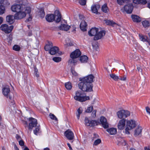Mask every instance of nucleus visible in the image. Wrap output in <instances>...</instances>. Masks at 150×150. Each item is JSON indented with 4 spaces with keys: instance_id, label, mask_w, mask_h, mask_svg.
<instances>
[{
    "instance_id": "obj_21",
    "label": "nucleus",
    "mask_w": 150,
    "mask_h": 150,
    "mask_svg": "<svg viewBox=\"0 0 150 150\" xmlns=\"http://www.w3.org/2000/svg\"><path fill=\"white\" fill-rule=\"evenodd\" d=\"M98 32V29L96 27L92 28L91 30L88 31V34L90 36L95 35Z\"/></svg>"
},
{
    "instance_id": "obj_8",
    "label": "nucleus",
    "mask_w": 150,
    "mask_h": 150,
    "mask_svg": "<svg viewBox=\"0 0 150 150\" xmlns=\"http://www.w3.org/2000/svg\"><path fill=\"white\" fill-rule=\"evenodd\" d=\"M86 125L88 126H94L97 125V122L95 120H89L88 118L86 117L84 120Z\"/></svg>"
},
{
    "instance_id": "obj_23",
    "label": "nucleus",
    "mask_w": 150,
    "mask_h": 150,
    "mask_svg": "<svg viewBox=\"0 0 150 150\" xmlns=\"http://www.w3.org/2000/svg\"><path fill=\"white\" fill-rule=\"evenodd\" d=\"M87 25L86 23L84 21H82L80 24V27L81 30L83 31H86L87 28Z\"/></svg>"
},
{
    "instance_id": "obj_50",
    "label": "nucleus",
    "mask_w": 150,
    "mask_h": 150,
    "mask_svg": "<svg viewBox=\"0 0 150 150\" xmlns=\"http://www.w3.org/2000/svg\"><path fill=\"white\" fill-rule=\"evenodd\" d=\"M50 116L51 119L55 120L57 121V119L54 114L50 113Z\"/></svg>"
},
{
    "instance_id": "obj_44",
    "label": "nucleus",
    "mask_w": 150,
    "mask_h": 150,
    "mask_svg": "<svg viewBox=\"0 0 150 150\" xmlns=\"http://www.w3.org/2000/svg\"><path fill=\"white\" fill-rule=\"evenodd\" d=\"M71 58V59H69L68 61V63L69 64L75 63L77 62L76 60L75 59V58Z\"/></svg>"
},
{
    "instance_id": "obj_20",
    "label": "nucleus",
    "mask_w": 150,
    "mask_h": 150,
    "mask_svg": "<svg viewBox=\"0 0 150 150\" xmlns=\"http://www.w3.org/2000/svg\"><path fill=\"white\" fill-rule=\"evenodd\" d=\"M100 8V5L98 4H94L91 6V10L92 12L97 14L98 13V9Z\"/></svg>"
},
{
    "instance_id": "obj_56",
    "label": "nucleus",
    "mask_w": 150,
    "mask_h": 150,
    "mask_svg": "<svg viewBox=\"0 0 150 150\" xmlns=\"http://www.w3.org/2000/svg\"><path fill=\"white\" fill-rule=\"evenodd\" d=\"M106 24L108 25H112L114 24H115V23H114L112 21L108 20L106 21Z\"/></svg>"
},
{
    "instance_id": "obj_48",
    "label": "nucleus",
    "mask_w": 150,
    "mask_h": 150,
    "mask_svg": "<svg viewBox=\"0 0 150 150\" xmlns=\"http://www.w3.org/2000/svg\"><path fill=\"white\" fill-rule=\"evenodd\" d=\"M71 72L73 75L74 76H77L78 75V74L77 73V72L75 71L74 69L73 68H71Z\"/></svg>"
},
{
    "instance_id": "obj_49",
    "label": "nucleus",
    "mask_w": 150,
    "mask_h": 150,
    "mask_svg": "<svg viewBox=\"0 0 150 150\" xmlns=\"http://www.w3.org/2000/svg\"><path fill=\"white\" fill-rule=\"evenodd\" d=\"M86 0H79V4L82 6H84L86 4Z\"/></svg>"
},
{
    "instance_id": "obj_34",
    "label": "nucleus",
    "mask_w": 150,
    "mask_h": 150,
    "mask_svg": "<svg viewBox=\"0 0 150 150\" xmlns=\"http://www.w3.org/2000/svg\"><path fill=\"white\" fill-rule=\"evenodd\" d=\"M38 14L41 18H44L45 14L44 9L42 8L40 9L38 13Z\"/></svg>"
},
{
    "instance_id": "obj_22",
    "label": "nucleus",
    "mask_w": 150,
    "mask_h": 150,
    "mask_svg": "<svg viewBox=\"0 0 150 150\" xmlns=\"http://www.w3.org/2000/svg\"><path fill=\"white\" fill-rule=\"evenodd\" d=\"M59 50V48L56 46H54L51 48L49 53L51 55H54L58 52Z\"/></svg>"
},
{
    "instance_id": "obj_29",
    "label": "nucleus",
    "mask_w": 150,
    "mask_h": 150,
    "mask_svg": "<svg viewBox=\"0 0 150 150\" xmlns=\"http://www.w3.org/2000/svg\"><path fill=\"white\" fill-rule=\"evenodd\" d=\"M106 130L107 132L111 135L115 134L117 132V129L115 128H108Z\"/></svg>"
},
{
    "instance_id": "obj_40",
    "label": "nucleus",
    "mask_w": 150,
    "mask_h": 150,
    "mask_svg": "<svg viewBox=\"0 0 150 150\" xmlns=\"http://www.w3.org/2000/svg\"><path fill=\"white\" fill-rule=\"evenodd\" d=\"M52 60L54 62H59L62 60V58L59 57H54L52 58Z\"/></svg>"
},
{
    "instance_id": "obj_3",
    "label": "nucleus",
    "mask_w": 150,
    "mask_h": 150,
    "mask_svg": "<svg viewBox=\"0 0 150 150\" xmlns=\"http://www.w3.org/2000/svg\"><path fill=\"white\" fill-rule=\"evenodd\" d=\"M25 7V5L21 3L20 2L18 4H14L11 7V11L14 12H17L20 11H23Z\"/></svg>"
},
{
    "instance_id": "obj_43",
    "label": "nucleus",
    "mask_w": 150,
    "mask_h": 150,
    "mask_svg": "<svg viewBox=\"0 0 150 150\" xmlns=\"http://www.w3.org/2000/svg\"><path fill=\"white\" fill-rule=\"evenodd\" d=\"M13 49L14 50L18 51L20 50L21 47L19 45H15L13 46Z\"/></svg>"
},
{
    "instance_id": "obj_51",
    "label": "nucleus",
    "mask_w": 150,
    "mask_h": 150,
    "mask_svg": "<svg viewBox=\"0 0 150 150\" xmlns=\"http://www.w3.org/2000/svg\"><path fill=\"white\" fill-rule=\"evenodd\" d=\"M34 74L35 76L37 77H38L39 76V74L38 71V69L36 67L34 68Z\"/></svg>"
},
{
    "instance_id": "obj_30",
    "label": "nucleus",
    "mask_w": 150,
    "mask_h": 150,
    "mask_svg": "<svg viewBox=\"0 0 150 150\" xmlns=\"http://www.w3.org/2000/svg\"><path fill=\"white\" fill-rule=\"evenodd\" d=\"M133 3L136 4H145L147 2L146 0H133Z\"/></svg>"
},
{
    "instance_id": "obj_28",
    "label": "nucleus",
    "mask_w": 150,
    "mask_h": 150,
    "mask_svg": "<svg viewBox=\"0 0 150 150\" xmlns=\"http://www.w3.org/2000/svg\"><path fill=\"white\" fill-rule=\"evenodd\" d=\"M0 4L1 6H4L5 8L8 6L10 5V3L7 0H1Z\"/></svg>"
},
{
    "instance_id": "obj_36",
    "label": "nucleus",
    "mask_w": 150,
    "mask_h": 150,
    "mask_svg": "<svg viewBox=\"0 0 150 150\" xmlns=\"http://www.w3.org/2000/svg\"><path fill=\"white\" fill-rule=\"evenodd\" d=\"M83 110L81 108H79L77 110L76 113L77 117L78 119H79L80 114L82 112Z\"/></svg>"
},
{
    "instance_id": "obj_31",
    "label": "nucleus",
    "mask_w": 150,
    "mask_h": 150,
    "mask_svg": "<svg viewBox=\"0 0 150 150\" xmlns=\"http://www.w3.org/2000/svg\"><path fill=\"white\" fill-rule=\"evenodd\" d=\"M125 110H122L118 111L117 112V115L119 118L121 119L124 117V114L125 113Z\"/></svg>"
},
{
    "instance_id": "obj_6",
    "label": "nucleus",
    "mask_w": 150,
    "mask_h": 150,
    "mask_svg": "<svg viewBox=\"0 0 150 150\" xmlns=\"http://www.w3.org/2000/svg\"><path fill=\"white\" fill-rule=\"evenodd\" d=\"M0 29L4 31L6 33H9L11 32L13 28V26L11 25L8 26L6 24H3L0 27Z\"/></svg>"
},
{
    "instance_id": "obj_35",
    "label": "nucleus",
    "mask_w": 150,
    "mask_h": 150,
    "mask_svg": "<svg viewBox=\"0 0 150 150\" xmlns=\"http://www.w3.org/2000/svg\"><path fill=\"white\" fill-rule=\"evenodd\" d=\"M101 10L103 12L105 13H108L109 11V9L107 7V5L106 4H104L102 6Z\"/></svg>"
},
{
    "instance_id": "obj_13",
    "label": "nucleus",
    "mask_w": 150,
    "mask_h": 150,
    "mask_svg": "<svg viewBox=\"0 0 150 150\" xmlns=\"http://www.w3.org/2000/svg\"><path fill=\"white\" fill-rule=\"evenodd\" d=\"M66 137L69 140H71L74 139V133L70 129H68L64 132Z\"/></svg>"
},
{
    "instance_id": "obj_17",
    "label": "nucleus",
    "mask_w": 150,
    "mask_h": 150,
    "mask_svg": "<svg viewBox=\"0 0 150 150\" xmlns=\"http://www.w3.org/2000/svg\"><path fill=\"white\" fill-rule=\"evenodd\" d=\"M54 16L55 17L54 20L57 23L61 21V15L59 10H56L55 11Z\"/></svg>"
},
{
    "instance_id": "obj_4",
    "label": "nucleus",
    "mask_w": 150,
    "mask_h": 150,
    "mask_svg": "<svg viewBox=\"0 0 150 150\" xmlns=\"http://www.w3.org/2000/svg\"><path fill=\"white\" fill-rule=\"evenodd\" d=\"M136 126L135 122L134 120H132L127 122L126 127L125 129V132L127 134H130L129 130L134 128Z\"/></svg>"
},
{
    "instance_id": "obj_42",
    "label": "nucleus",
    "mask_w": 150,
    "mask_h": 150,
    "mask_svg": "<svg viewBox=\"0 0 150 150\" xmlns=\"http://www.w3.org/2000/svg\"><path fill=\"white\" fill-rule=\"evenodd\" d=\"M5 8L4 6L0 5V15H1L5 13Z\"/></svg>"
},
{
    "instance_id": "obj_61",
    "label": "nucleus",
    "mask_w": 150,
    "mask_h": 150,
    "mask_svg": "<svg viewBox=\"0 0 150 150\" xmlns=\"http://www.w3.org/2000/svg\"><path fill=\"white\" fill-rule=\"evenodd\" d=\"M16 138L17 140H20L22 139L21 137L18 134H17L16 136Z\"/></svg>"
},
{
    "instance_id": "obj_54",
    "label": "nucleus",
    "mask_w": 150,
    "mask_h": 150,
    "mask_svg": "<svg viewBox=\"0 0 150 150\" xmlns=\"http://www.w3.org/2000/svg\"><path fill=\"white\" fill-rule=\"evenodd\" d=\"M117 3L120 5H123L124 3L123 0H117Z\"/></svg>"
},
{
    "instance_id": "obj_52",
    "label": "nucleus",
    "mask_w": 150,
    "mask_h": 150,
    "mask_svg": "<svg viewBox=\"0 0 150 150\" xmlns=\"http://www.w3.org/2000/svg\"><path fill=\"white\" fill-rule=\"evenodd\" d=\"M125 113L124 114V117H126L129 116L130 115V112L129 111L125 110Z\"/></svg>"
},
{
    "instance_id": "obj_46",
    "label": "nucleus",
    "mask_w": 150,
    "mask_h": 150,
    "mask_svg": "<svg viewBox=\"0 0 150 150\" xmlns=\"http://www.w3.org/2000/svg\"><path fill=\"white\" fill-rule=\"evenodd\" d=\"M118 144L119 145L122 144L123 145H125L126 144L125 141L123 139L121 140V141L118 140Z\"/></svg>"
},
{
    "instance_id": "obj_15",
    "label": "nucleus",
    "mask_w": 150,
    "mask_h": 150,
    "mask_svg": "<svg viewBox=\"0 0 150 150\" xmlns=\"http://www.w3.org/2000/svg\"><path fill=\"white\" fill-rule=\"evenodd\" d=\"M81 52L79 49H76L72 52L70 54L71 58H76L79 57L81 55Z\"/></svg>"
},
{
    "instance_id": "obj_1",
    "label": "nucleus",
    "mask_w": 150,
    "mask_h": 150,
    "mask_svg": "<svg viewBox=\"0 0 150 150\" xmlns=\"http://www.w3.org/2000/svg\"><path fill=\"white\" fill-rule=\"evenodd\" d=\"M81 82L78 84V87L82 91L85 92H91L92 91L93 86L89 83L83 82L81 80Z\"/></svg>"
},
{
    "instance_id": "obj_2",
    "label": "nucleus",
    "mask_w": 150,
    "mask_h": 150,
    "mask_svg": "<svg viewBox=\"0 0 150 150\" xmlns=\"http://www.w3.org/2000/svg\"><path fill=\"white\" fill-rule=\"evenodd\" d=\"M74 99L80 102L85 101L89 99V96H86L84 94L82 93L81 91H77L75 93V96H74Z\"/></svg>"
},
{
    "instance_id": "obj_64",
    "label": "nucleus",
    "mask_w": 150,
    "mask_h": 150,
    "mask_svg": "<svg viewBox=\"0 0 150 150\" xmlns=\"http://www.w3.org/2000/svg\"><path fill=\"white\" fill-rule=\"evenodd\" d=\"M137 69L139 72H140L141 73H142V69H141L140 67H137Z\"/></svg>"
},
{
    "instance_id": "obj_5",
    "label": "nucleus",
    "mask_w": 150,
    "mask_h": 150,
    "mask_svg": "<svg viewBox=\"0 0 150 150\" xmlns=\"http://www.w3.org/2000/svg\"><path fill=\"white\" fill-rule=\"evenodd\" d=\"M2 93L4 96L10 99H12L13 98V94L10 92L8 86L4 87L2 89Z\"/></svg>"
},
{
    "instance_id": "obj_62",
    "label": "nucleus",
    "mask_w": 150,
    "mask_h": 150,
    "mask_svg": "<svg viewBox=\"0 0 150 150\" xmlns=\"http://www.w3.org/2000/svg\"><path fill=\"white\" fill-rule=\"evenodd\" d=\"M32 19V17L30 15H29V17L26 20V22H28L31 21Z\"/></svg>"
},
{
    "instance_id": "obj_32",
    "label": "nucleus",
    "mask_w": 150,
    "mask_h": 150,
    "mask_svg": "<svg viewBox=\"0 0 150 150\" xmlns=\"http://www.w3.org/2000/svg\"><path fill=\"white\" fill-rule=\"evenodd\" d=\"M88 59V57L87 56L84 55L80 57V60L81 63H86L87 62Z\"/></svg>"
},
{
    "instance_id": "obj_7",
    "label": "nucleus",
    "mask_w": 150,
    "mask_h": 150,
    "mask_svg": "<svg viewBox=\"0 0 150 150\" xmlns=\"http://www.w3.org/2000/svg\"><path fill=\"white\" fill-rule=\"evenodd\" d=\"M29 121L30 122L28 126L29 129L32 130L33 127L37 126L38 124L37 120L35 118L32 117L29 118Z\"/></svg>"
},
{
    "instance_id": "obj_53",
    "label": "nucleus",
    "mask_w": 150,
    "mask_h": 150,
    "mask_svg": "<svg viewBox=\"0 0 150 150\" xmlns=\"http://www.w3.org/2000/svg\"><path fill=\"white\" fill-rule=\"evenodd\" d=\"M39 126H37V127L33 131L34 134L35 135H37V134L39 132Z\"/></svg>"
},
{
    "instance_id": "obj_38",
    "label": "nucleus",
    "mask_w": 150,
    "mask_h": 150,
    "mask_svg": "<svg viewBox=\"0 0 150 150\" xmlns=\"http://www.w3.org/2000/svg\"><path fill=\"white\" fill-rule=\"evenodd\" d=\"M25 11V13H26L30 14L31 11V8L30 7H26L25 5V7L23 9V11Z\"/></svg>"
},
{
    "instance_id": "obj_19",
    "label": "nucleus",
    "mask_w": 150,
    "mask_h": 150,
    "mask_svg": "<svg viewBox=\"0 0 150 150\" xmlns=\"http://www.w3.org/2000/svg\"><path fill=\"white\" fill-rule=\"evenodd\" d=\"M14 16L13 15H8L6 17V21L10 24L13 23L15 21Z\"/></svg>"
},
{
    "instance_id": "obj_24",
    "label": "nucleus",
    "mask_w": 150,
    "mask_h": 150,
    "mask_svg": "<svg viewBox=\"0 0 150 150\" xmlns=\"http://www.w3.org/2000/svg\"><path fill=\"white\" fill-rule=\"evenodd\" d=\"M132 20L134 22L139 23L141 21L140 17L136 15H132L131 16Z\"/></svg>"
},
{
    "instance_id": "obj_16",
    "label": "nucleus",
    "mask_w": 150,
    "mask_h": 150,
    "mask_svg": "<svg viewBox=\"0 0 150 150\" xmlns=\"http://www.w3.org/2000/svg\"><path fill=\"white\" fill-rule=\"evenodd\" d=\"M126 120L123 119L120 120L118 124L117 127L118 129L123 130L125 128V125Z\"/></svg>"
},
{
    "instance_id": "obj_57",
    "label": "nucleus",
    "mask_w": 150,
    "mask_h": 150,
    "mask_svg": "<svg viewBox=\"0 0 150 150\" xmlns=\"http://www.w3.org/2000/svg\"><path fill=\"white\" fill-rule=\"evenodd\" d=\"M126 76H121L120 77V78H119L120 80L121 81H125L126 79Z\"/></svg>"
},
{
    "instance_id": "obj_33",
    "label": "nucleus",
    "mask_w": 150,
    "mask_h": 150,
    "mask_svg": "<svg viewBox=\"0 0 150 150\" xmlns=\"http://www.w3.org/2000/svg\"><path fill=\"white\" fill-rule=\"evenodd\" d=\"M142 24L143 27L145 28H148L150 25V22L146 20H145L142 22Z\"/></svg>"
},
{
    "instance_id": "obj_18",
    "label": "nucleus",
    "mask_w": 150,
    "mask_h": 150,
    "mask_svg": "<svg viewBox=\"0 0 150 150\" xmlns=\"http://www.w3.org/2000/svg\"><path fill=\"white\" fill-rule=\"evenodd\" d=\"M54 15L52 14H49L45 17L46 20L48 22H52L55 20Z\"/></svg>"
},
{
    "instance_id": "obj_10",
    "label": "nucleus",
    "mask_w": 150,
    "mask_h": 150,
    "mask_svg": "<svg viewBox=\"0 0 150 150\" xmlns=\"http://www.w3.org/2000/svg\"><path fill=\"white\" fill-rule=\"evenodd\" d=\"M124 10L127 13H131L133 9V6L132 4L129 3L124 6Z\"/></svg>"
},
{
    "instance_id": "obj_45",
    "label": "nucleus",
    "mask_w": 150,
    "mask_h": 150,
    "mask_svg": "<svg viewBox=\"0 0 150 150\" xmlns=\"http://www.w3.org/2000/svg\"><path fill=\"white\" fill-rule=\"evenodd\" d=\"M93 109V106L88 107L86 110V112L87 113H90L92 111Z\"/></svg>"
},
{
    "instance_id": "obj_63",
    "label": "nucleus",
    "mask_w": 150,
    "mask_h": 150,
    "mask_svg": "<svg viewBox=\"0 0 150 150\" xmlns=\"http://www.w3.org/2000/svg\"><path fill=\"white\" fill-rule=\"evenodd\" d=\"M146 112L150 114V108L148 107H146Z\"/></svg>"
},
{
    "instance_id": "obj_27",
    "label": "nucleus",
    "mask_w": 150,
    "mask_h": 150,
    "mask_svg": "<svg viewBox=\"0 0 150 150\" xmlns=\"http://www.w3.org/2000/svg\"><path fill=\"white\" fill-rule=\"evenodd\" d=\"M53 46L52 42L50 41H47V43L46 45L44 47V49L46 51H50L51 48Z\"/></svg>"
},
{
    "instance_id": "obj_25",
    "label": "nucleus",
    "mask_w": 150,
    "mask_h": 150,
    "mask_svg": "<svg viewBox=\"0 0 150 150\" xmlns=\"http://www.w3.org/2000/svg\"><path fill=\"white\" fill-rule=\"evenodd\" d=\"M70 26L64 24H62L59 27V28L61 30L67 31L69 29Z\"/></svg>"
},
{
    "instance_id": "obj_39",
    "label": "nucleus",
    "mask_w": 150,
    "mask_h": 150,
    "mask_svg": "<svg viewBox=\"0 0 150 150\" xmlns=\"http://www.w3.org/2000/svg\"><path fill=\"white\" fill-rule=\"evenodd\" d=\"M65 87L66 89L68 90H70L72 88V85L71 83L67 82L65 83Z\"/></svg>"
},
{
    "instance_id": "obj_14",
    "label": "nucleus",
    "mask_w": 150,
    "mask_h": 150,
    "mask_svg": "<svg viewBox=\"0 0 150 150\" xmlns=\"http://www.w3.org/2000/svg\"><path fill=\"white\" fill-rule=\"evenodd\" d=\"M105 31L103 30L99 32H97V34L94 37V40H97L100 39L103 36L105 35Z\"/></svg>"
},
{
    "instance_id": "obj_12",
    "label": "nucleus",
    "mask_w": 150,
    "mask_h": 150,
    "mask_svg": "<svg viewBox=\"0 0 150 150\" xmlns=\"http://www.w3.org/2000/svg\"><path fill=\"white\" fill-rule=\"evenodd\" d=\"M100 122L102 127L105 129L109 127V124L106 119L104 116H101L100 118Z\"/></svg>"
},
{
    "instance_id": "obj_26",
    "label": "nucleus",
    "mask_w": 150,
    "mask_h": 150,
    "mask_svg": "<svg viewBox=\"0 0 150 150\" xmlns=\"http://www.w3.org/2000/svg\"><path fill=\"white\" fill-rule=\"evenodd\" d=\"M142 129L141 127H138L134 131V135L135 137L141 135Z\"/></svg>"
},
{
    "instance_id": "obj_41",
    "label": "nucleus",
    "mask_w": 150,
    "mask_h": 150,
    "mask_svg": "<svg viewBox=\"0 0 150 150\" xmlns=\"http://www.w3.org/2000/svg\"><path fill=\"white\" fill-rule=\"evenodd\" d=\"M139 39L140 40L143 42L147 41V37L145 36L141 35H139Z\"/></svg>"
},
{
    "instance_id": "obj_59",
    "label": "nucleus",
    "mask_w": 150,
    "mask_h": 150,
    "mask_svg": "<svg viewBox=\"0 0 150 150\" xmlns=\"http://www.w3.org/2000/svg\"><path fill=\"white\" fill-rule=\"evenodd\" d=\"M98 135L95 133L93 134V136L92 137V140H94L95 139H97L98 137Z\"/></svg>"
},
{
    "instance_id": "obj_37",
    "label": "nucleus",
    "mask_w": 150,
    "mask_h": 150,
    "mask_svg": "<svg viewBox=\"0 0 150 150\" xmlns=\"http://www.w3.org/2000/svg\"><path fill=\"white\" fill-rule=\"evenodd\" d=\"M110 75L111 78L115 81H117L119 79V77L114 74H111Z\"/></svg>"
},
{
    "instance_id": "obj_47",
    "label": "nucleus",
    "mask_w": 150,
    "mask_h": 150,
    "mask_svg": "<svg viewBox=\"0 0 150 150\" xmlns=\"http://www.w3.org/2000/svg\"><path fill=\"white\" fill-rule=\"evenodd\" d=\"M101 142V140L100 139H96L94 141L93 145H97Z\"/></svg>"
},
{
    "instance_id": "obj_11",
    "label": "nucleus",
    "mask_w": 150,
    "mask_h": 150,
    "mask_svg": "<svg viewBox=\"0 0 150 150\" xmlns=\"http://www.w3.org/2000/svg\"><path fill=\"white\" fill-rule=\"evenodd\" d=\"M94 78V77L93 75L90 74L82 78L81 80L83 82L89 83L91 84L93 81V80Z\"/></svg>"
},
{
    "instance_id": "obj_55",
    "label": "nucleus",
    "mask_w": 150,
    "mask_h": 150,
    "mask_svg": "<svg viewBox=\"0 0 150 150\" xmlns=\"http://www.w3.org/2000/svg\"><path fill=\"white\" fill-rule=\"evenodd\" d=\"M7 39L8 40V41L9 42H10V41H11L12 40V35L11 34L9 35L8 36Z\"/></svg>"
},
{
    "instance_id": "obj_60",
    "label": "nucleus",
    "mask_w": 150,
    "mask_h": 150,
    "mask_svg": "<svg viewBox=\"0 0 150 150\" xmlns=\"http://www.w3.org/2000/svg\"><path fill=\"white\" fill-rule=\"evenodd\" d=\"M96 110H94L92 112V116L93 117H95L96 116Z\"/></svg>"
},
{
    "instance_id": "obj_9",
    "label": "nucleus",
    "mask_w": 150,
    "mask_h": 150,
    "mask_svg": "<svg viewBox=\"0 0 150 150\" xmlns=\"http://www.w3.org/2000/svg\"><path fill=\"white\" fill-rule=\"evenodd\" d=\"M26 15L25 12L23 11H20L17 12L14 15V18L16 19H20L25 18Z\"/></svg>"
},
{
    "instance_id": "obj_58",
    "label": "nucleus",
    "mask_w": 150,
    "mask_h": 150,
    "mask_svg": "<svg viewBox=\"0 0 150 150\" xmlns=\"http://www.w3.org/2000/svg\"><path fill=\"white\" fill-rule=\"evenodd\" d=\"M19 144L20 145L22 146L24 145V142L23 140L22 139L19 141Z\"/></svg>"
}]
</instances>
